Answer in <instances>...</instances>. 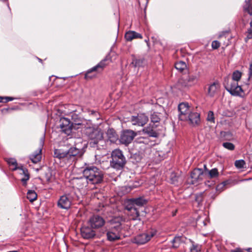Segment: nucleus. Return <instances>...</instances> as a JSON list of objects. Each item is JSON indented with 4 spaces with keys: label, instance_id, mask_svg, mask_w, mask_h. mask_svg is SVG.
Returning a JSON list of instances; mask_svg holds the SVG:
<instances>
[{
    "label": "nucleus",
    "instance_id": "nucleus-41",
    "mask_svg": "<svg viewBox=\"0 0 252 252\" xmlns=\"http://www.w3.org/2000/svg\"><path fill=\"white\" fill-rule=\"evenodd\" d=\"M222 146L230 151H233L235 149V145L230 142H224L222 143Z\"/></svg>",
    "mask_w": 252,
    "mask_h": 252
},
{
    "label": "nucleus",
    "instance_id": "nucleus-50",
    "mask_svg": "<svg viewBox=\"0 0 252 252\" xmlns=\"http://www.w3.org/2000/svg\"><path fill=\"white\" fill-rule=\"evenodd\" d=\"M248 251L249 252H252V249H248Z\"/></svg>",
    "mask_w": 252,
    "mask_h": 252
},
{
    "label": "nucleus",
    "instance_id": "nucleus-18",
    "mask_svg": "<svg viewBox=\"0 0 252 252\" xmlns=\"http://www.w3.org/2000/svg\"><path fill=\"white\" fill-rule=\"evenodd\" d=\"M91 226H84L81 228V234L82 237L86 239L93 238L95 235V232Z\"/></svg>",
    "mask_w": 252,
    "mask_h": 252
},
{
    "label": "nucleus",
    "instance_id": "nucleus-17",
    "mask_svg": "<svg viewBox=\"0 0 252 252\" xmlns=\"http://www.w3.org/2000/svg\"><path fill=\"white\" fill-rule=\"evenodd\" d=\"M122 219L120 217H116L113 218L109 220L108 227L110 229L121 231L122 227Z\"/></svg>",
    "mask_w": 252,
    "mask_h": 252
},
{
    "label": "nucleus",
    "instance_id": "nucleus-30",
    "mask_svg": "<svg viewBox=\"0 0 252 252\" xmlns=\"http://www.w3.org/2000/svg\"><path fill=\"white\" fill-rule=\"evenodd\" d=\"M54 157L59 159H67V152H63L60 149H56L54 151Z\"/></svg>",
    "mask_w": 252,
    "mask_h": 252
},
{
    "label": "nucleus",
    "instance_id": "nucleus-44",
    "mask_svg": "<svg viewBox=\"0 0 252 252\" xmlns=\"http://www.w3.org/2000/svg\"><path fill=\"white\" fill-rule=\"evenodd\" d=\"M250 28L248 30L247 38L248 39L252 38V20L250 23Z\"/></svg>",
    "mask_w": 252,
    "mask_h": 252
},
{
    "label": "nucleus",
    "instance_id": "nucleus-4",
    "mask_svg": "<svg viewBox=\"0 0 252 252\" xmlns=\"http://www.w3.org/2000/svg\"><path fill=\"white\" fill-rule=\"evenodd\" d=\"M110 166L117 170L122 169L126 163V159L120 149H115L111 153Z\"/></svg>",
    "mask_w": 252,
    "mask_h": 252
},
{
    "label": "nucleus",
    "instance_id": "nucleus-20",
    "mask_svg": "<svg viewBox=\"0 0 252 252\" xmlns=\"http://www.w3.org/2000/svg\"><path fill=\"white\" fill-rule=\"evenodd\" d=\"M74 117H77V115L74 113H73L71 115V120L72 122L71 124L72 125V127H74V128H78L79 127H76V126H80V127L85 128V126H87L90 123V122H88L86 120H82L80 118H76V119H74Z\"/></svg>",
    "mask_w": 252,
    "mask_h": 252
},
{
    "label": "nucleus",
    "instance_id": "nucleus-12",
    "mask_svg": "<svg viewBox=\"0 0 252 252\" xmlns=\"http://www.w3.org/2000/svg\"><path fill=\"white\" fill-rule=\"evenodd\" d=\"M205 174L201 168H195L191 173V184H195L203 180Z\"/></svg>",
    "mask_w": 252,
    "mask_h": 252
},
{
    "label": "nucleus",
    "instance_id": "nucleus-40",
    "mask_svg": "<svg viewBox=\"0 0 252 252\" xmlns=\"http://www.w3.org/2000/svg\"><path fill=\"white\" fill-rule=\"evenodd\" d=\"M136 141L138 143H143L146 145L149 144L150 142L149 139L148 137H140L138 138Z\"/></svg>",
    "mask_w": 252,
    "mask_h": 252
},
{
    "label": "nucleus",
    "instance_id": "nucleus-15",
    "mask_svg": "<svg viewBox=\"0 0 252 252\" xmlns=\"http://www.w3.org/2000/svg\"><path fill=\"white\" fill-rule=\"evenodd\" d=\"M67 152V159L69 162L75 160L82 154L80 149L76 147H71Z\"/></svg>",
    "mask_w": 252,
    "mask_h": 252
},
{
    "label": "nucleus",
    "instance_id": "nucleus-34",
    "mask_svg": "<svg viewBox=\"0 0 252 252\" xmlns=\"http://www.w3.org/2000/svg\"><path fill=\"white\" fill-rule=\"evenodd\" d=\"M219 173L218 172V170L216 168H213L211 170L208 171V176L209 178H217L219 176Z\"/></svg>",
    "mask_w": 252,
    "mask_h": 252
},
{
    "label": "nucleus",
    "instance_id": "nucleus-31",
    "mask_svg": "<svg viewBox=\"0 0 252 252\" xmlns=\"http://www.w3.org/2000/svg\"><path fill=\"white\" fill-rule=\"evenodd\" d=\"M175 67L176 69L180 72L187 69L186 63L183 61H179L175 63Z\"/></svg>",
    "mask_w": 252,
    "mask_h": 252
},
{
    "label": "nucleus",
    "instance_id": "nucleus-52",
    "mask_svg": "<svg viewBox=\"0 0 252 252\" xmlns=\"http://www.w3.org/2000/svg\"><path fill=\"white\" fill-rule=\"evenodd\" d=\"M204 167H205V168H206V165H204Z\"/></svg>",
    "mask_w": 252,
    "mask_h": 252
},
{
    "label": "nucleus",
    "instance_id": "nucleus-3",
    "mask_svg": "<svg viewBox=\"0 0 252 252\" xmlns=\"http://www.w3.org/2000/svg\"><path fill=\"white\" fill-rule=\"evenodd\" d=\"M242 77V73L238 70H235L232 73V80L228 82L226 87V90L232 95H241L243 94V90L240 86H239L237 82Z\"/></svg>",
    "mask_w": 252,
    "mask_h": 252
},
{
    "label": "nucleus",
    "instance_id": "nucleus-28",
    "mask_svg": "<svg viewBox=\"0 0 252 252\" xmlns=\"http://www.w3.org/2000/svg\"><path fill=\"white\" fill-rule=\"evenodd\" d=\"M120 231L114 230L110 229L107 233V239L110 241H114L118 240L120 238L119 235Z\"/></svg>",
    "mask_w": 252,
    "mask_h": 252
},
{
    "label": "nucleus",
    "instance_id": "nucleus-9",
    "mask_svg": "<svg viewBox=\"0 0 252 252\" xmlns=\"http://www.w3.org/2000/svg\"><path fill=\"white\" fill-rule=\"evenodd\" d=\"M179 118L181 121H187L189 115L191 113L190 107L187 102L181 103L178 105Z\"/></svg>",
    "mask_w": 252,
    "mask_h": 252
},
{
    "label": "nucleus",
    "instance_id": "nucleus-14",
    "mask_svg": "<svg viewBox=\"0 0 252 252\" xmlns=\"http://www.w3.org/2000/svg\"><path fill=\"white\" fill-rule=\"evenodd\" d=\"M107 59H104V60H102L100 62H99L96 65L89 69L85 74V78L87 79H91L93 77L95 76V74L90 75V74L93 71L99 72L102 71L104 67L107 65L106 63H105Z\"/></svg>",
    "mask_w": 252,
    "mask_h": 252
},
{
    "label": "nucleus",
    "instance_id": "nucleus-1",
    "mask_svg": "<svg viewBox=\"0 0 252 252\" xmlns=\"http://www.w3.org/2000/svg\"><path fill=\"white\" fill-rule=\"evenodd\" d=\"M83 133L93 147H95L99 142L103 140V133L101 129L98 126H92L90 123L87 126H85Z\"/></svg>",
    "mask_w": 252,
    "mask_h": 252
},
{
    "label": "nucleus",
    "instance_id": "nucleus-16",
    "mask_svg": "<svg viewBox=\"0 0 252 252\" xmlns=\"http://www.w3.org/2000/svg\"><path fill=\"white\" fill-rule=\"evenodd\" d=\"M60 127L63 132L69 135L71 132L72 125L70 120L66 118H62L60 119Z\"/></svg>",
    "mask_w": 252,
    "mask_h": 252
},
{
    "label": "nucleus",
    "instance_id": "nucleus-10",
    "mask_svg": "<svg viewBox=\"0 0 252 252\" xmlns=\"http://www.w3.org/2000/svg\"><path fill=\"white\" fill-rule=\"evenodd\" d=\"M72 197L70 193L61 196L58 201V206L62 209H68L71 205Z\"/></svg>",
    "mask_w": 252,
    "mask_h": 252
},
{
    "label": "nucleus",
    "instance_id": "nucleus-39",
    "mask_svg": "<svg viewBox=\"0 0 252 252\" xmlns=\"http://www.w3.org/2000/svg\"><path fill=\"white\" fill-rule=\"evenodd\" d=\"M24 174V177L21 179V181L24 185L27 184V181L29 179V175L28 174V170L26 169H21Z\"/></svg>",
    "mask_w": 252,
    "mask_h": 252
},
{
    "label": "nucleus",
    "instance_id": "nucleus-51",
    "mask_svg": "<svg viewBox=\"0 0 252 252\" xmlns=\"http://www.w3.org/2000/svg\"><path fill=\"white\" fill-rule=\"evenodd\" d=\"M76 118H79L78 116L77 117H74V119H76Z\"/></svg>",
    "mask_w": 252,
    "mask_h": 252
},
{
    "label": "nucleus",
    "instance_id": "nucleus-35",
    "mask_svg": "<svg viewBox=\"0 0 252 252\" xmlns=\"http://www.w3.org/2000/svg\"><path fill=\"white\" fill-rule=\"evenodd\" d=\"M9 166H12L13 167L12 169L13 170H15L18 168L17 167V163L16 160L15 158H10L6 160Z\"/></svg>",
    "mask_w": 252,
    "mask_h": 252
},
{
    "label": "nucleus",
    "instance_id": "nucleus-26",
    "mask_svg": "<svg viewBox=\"0 0 252 252\" xmlns=\"http://www.w3.org/2000/svg\"><path fill=\"white\" fill-rule=\"evenodd\" d=\"M125 37L126 41H131L133 39H142V36L141 34L134 31H129L126 33Z\"/></svg>",
    "mask_w": 252,
    "mask_h": 252
},
{
    "label": "nucleus",
    "instance_id": "nucleus-7",
    "mask_svg": "<svg viewBox=\"0 0 252 252\" xmlns=\"http://www.w3.org/2000/svg\"><path fill=\"white\" fill-rule=\"evenodd\" d=\"M136 135L137 133L132 130H125L121 134L120 141L123 144L128 145L132 142Z\"/></svg>",
    "mask_w": 252,
    "mask_h": 252
},
{
    "label": "nucleus",
    "instance_id": "nucleus-36",
    "mask_svg": "<svg viewBox=\"0 0 252 252\" xmlns=\"http://www.w3.org/2000/svg\"><path fill=\"white\" fill-rule=\"evenodd\" d=\"M151 122L153 123V124L158 123L160 121L159 114L156 112H154L153 114H151Z\"/></svg>",
    "mask_w": 252,
    "mask_h": 252
},
{
    "label": "nucleus",
    "instance_id": "nucleus-47",
    "mask_svg": "<svg viewBox=\"0 0 252 252\" xmlns=\"http://www.w3.org/2000/svg\"><path fill=\"white\" fill-rule=\"evenodd\" d=\"M249 79L252 81V63L250 65L249 69Z\"/></svg>",
    "mask_w": 252,
    "mask_h": 252
},
{
    "label": "nucleus",
    "instance_id": "nucleus-11",
    "mask_svg": "<svg viewBox=\"0 0 252 252\" xmlns=\"http://www.w3.org/2000/svg\"><path fill=\"white\" fill-rule=\"evenodd\" d=\"M104 219L98 215H94L91 217L88 221L90 226L93 229H98L105 224Z\"/></svg>",
    "mask_w": 252,
    "mask_h": 252
},
{
    "label": "nucleus",
    "instance_id": "nucleus-19",
    "mask_svg": "<svg viewBox=\"0 0 252 252\" xmlns=\"http://www.w3.org/2000/svg\"><path fill=\"white\" fill-rule=\"evenodd\" d=\"M157 127V125L150 124L148 126L143 129V131L150 137H158L159 135V133L156 129Z\"/></svg>",
    "mask_w": 252,
    "mask_h": 252
},
{
    "label": "nucleus",
    "instance_id": "nucleus-21",
    "mask_svg": "<svg viewBox=\"0 0 252 252\" xmlns=\"http://www.w3.org/2000/svg\"><path fill=\"white\" fill-rule=\"evenodd\" d=\"M44 138L42 137L40 139V147L39 148L38 151L30 156V159L34 163H37L41 159V151L44 144Z\"/></svg>",
    "mask_w": 252,
    "mask_h": 252
},
{
    "label": "nucleus",
    "instance_id": "nucleus-46",
    "mask_svg": "<svg viewBox=\"0 0 252 252\" xmlns=\"http://www.w3.org/2000/svg\"><path fill=\"white\" fill-rule=\"evenodd\" d=\"M13 99H14V98L12 97H9V96L1 97V96H0V102H2L3 100H5L4 101L5 102H7L9 101H12Z\"/></svg>",
    "mask_w": 252,
    "mask_h": 252
},
{
    "label": "nucleus",
    "instance_id": "nucleus-38",
    "mask_svg": "<svg viewBox=\"0 0 252 252\" xmlns=\"http://www.w3.org/2000/svg\"><path fill=\"white\" fill-rule=\"evenodd\" d=\"M181 243V238L180 237H175L172 241V247L174 248L179 247Z\"/></svg>",
    "mask_w": 252,
    "mask_h": 252
},
{
    "label": "nucleus",
    "instance_id": "nucleus-42",
    "mask_svg": "<svg viewBox=\"0 0 252 252\" xmlns=\"http://www.w3.org/2000/svg\"><path fill=\"white\" fill-rule=\"evenodd\" d=\"M207 121L211 122L212 123H215V117L213 111H209L208 112L207 117Z\"/></svg>",
    "mask_w": 252,
    "mask_h": 252
},
{
    "label": "nucleus",
    "instance_id": "nucleus-37",
    "mask_svg": "<svg viewBox=\"0 0 252 252\" xmlns=\"http://www.w3.org/2000/svg\"><path fill=\"white\" fill-rule=\"evenodd\" d=\"M201 246L192 242V246L190 248V252H200Z\"/></svg>",
    "mask_w": 252,
    "mask_h": 252
},
{
    "label": "nucleus",
    "instance_id": "nucleus-48",
    "mask_svg": "<svg viewBox=\"0 0 252 252\" xmlns=\"http://www.w3.org/2000/svg\"><path fill=\"white\" fill-rule=\"evenodd\" d=\"M230 252H244L240 248H236L231 250Z\"/></svg>",
    "mask_w": 252,
    "mask_h": 252
},
{
    "label": "nucleus",
    "instance_id": "nucleus-24",
    "mask_svg": "<svg viewBox=\"0 0 252 252\" xmlns=\"http://www.w3.org/2000/svg\"><path fill=\"white\" fill-rule=\"evenodd\" d=\"M126 209L130 212L131 219L136 220L139 218V212L137 207L132 206L131 204H127L126 207Z\"/></svg>",
    "mask_w": 252,
    "mask_h": 252
},
{
    "label": "nucleus",
    "instance_id": "nucleus-45",
    "mask_svg": "<svg viewBox=\"0 0 252 252\" xmlns=\"http://www.w3.org/2000/svg\"><path fill=\"white\" fill-rule=\"evenodd\" d=\"M220 43L217 40L213 41L212 43V47L214 49H217L220 46Z\"/></svg>",
    "mask_w": 252,
    "mask_h": 252
},
{
    "label": "nucleus",
    "instance_id": "nucleus-2",
    "mask_svg": "<svg viewBox=\"0 0 252 252\" xmlns=\"http://www.w3.org/2000/svg\"><path fill=\"white\" fill-rule=\"evenodd\" d=\"M83 175L86 178L91 185L100 184L103 179L102 171L94 166L86 167L83 171Z\"/></svg>",
    "mask_w": 252,
    "mask_h": 252
},
{
    "label": "nucleus",
    "instance_id": "nucleus-13",
    "mask_svg": "<svg viewBox=\"0 0 252 252\" xmlns=\"http://www.w3.org/2000/svg\"><path fill=\"white\" fill-rule=\"evenodd\" d=\"M75 184L77 188L79 189H84L85 190H89L93 189L90 185V184L88 180L83 176L80 178H77L75 180Z\"/></svg>",
    "mask_w": 252,
    "mask_h": 252
},
{
    "label": "nucleus",
    "instance_id": "nucleus-27",
    "mask_svg": "<svg viewBox=\"0 0 252 252\" xmlns=\"http://www.w3.org/2000/svg\"><path fill=\"white\" fill-rule=\"evenodd\" d=\"M106 134L108 139L111 143H115L118 140V135L113 128H109L106 132Z\"/></svg>",
    "mask_w": 252,
    "mask_h": 252
},
{
    "label": "nucleus",
    "instance_id": "nucleus-8",
    "mask_svg": "<svg viewBox=\"0 0 252 252\" xmlns=\"http://www.w3.org/2000/svg\"><path fill=\"white\" fill-rule=\"evenodd\" d=\"M148 121V117L144 113H139L136 116H132L130 119L132 125L137 126H143Z\"/></svg>",
    "mask_w": 252,
    "mask_h": 252
},
{
    "label": "nucleus",
    "instance_id": "nucleus-32",
    "mask_svg": "<svg viewBox=\"0 0 252 252\" xmlns=\"http://www.w3.org/2000/svg\"><path fill=\"white\" fill-rule=\"evenodd\" d=\"M251 1V0H246L243 8L245 12H247L250 15H252V6Z\"/></svg>",
    "mask_w": 252,
    "mask_h": 252
},
{
    "label": "nucleus",
    "instance_id": "nucleus-49",
    "mask_svg": "<svg viewBox=\"0 0 252 252\" xmlns=\"http://www.w3.org/2000/svg\"><path fill=\"white\" fill-rule=\"evenodd\" d=\"M133 63H135V65H140V60H135L133 61Z\"/></svg>",
    "mask_w": 252,
    "mask_h": 252
},
{
    "label": "nucleus",
    "instance_id": "nucleus-6",
    "mask_svg": "<svg viewBox=\"0 0 252 252\" xmlns=\"http://www.w3.org/2000/svg\"><path fill=\"white\" fill-rule=\"evenodd\" d=\"M156 234V232L153 230L146 233L140 234L136 236L133 242L137 244H144L148 242Z\"/></svg>",
    "mask_w": 252,
    "mask_h": 252
},
{
    "label": "nucleus",
    "instance_id": "nucleus-22",
    "mask_svg": "<svg viewBox=\"0 0 252 252\" xmlns=\"http://www.w3.org/2000/svg\"><path fill=\"white\" fill-rule=\"evenodd\" d=\"M186 121H189V124L193 126H198L200 122V115L197 112H191L188 115Z\"/></svg>",
    "mask_w": 252,
    "mask_h": 252
},
{
    "label": "nucleus",
    "instance_id": "nucleus-23",
    "mask_svg": "<svg viewBox=\"0 0 252 252\" xmlns=\"http://www.w3.org/2000/svg\"><path fill=\"white\" fill-rule=\"evenodd\" d=\"M147 203V200L144 198L143 197H140L136 198H132L129 200L128 204H131L133 206H135L136 207H142L144 205H146Z\"/></svg>",
    "mask_w": 252,
    "mask_h": 252
},
{
    "label": "nucleus",
    "instance_id": "nucleus-43",
    "mask_svg": "<svg viewBox=\"0 0 252 252\" xmlns=\"http://www.w3.org/2000/svg\"><path fill=\"white\" fill-rule=\"evenodd\" d=\"M245 164V162L243 159L238 160L235 162V165L238 168H241L244 167Z\"/></svg>",
    "mask_w": 252,
    "mask_h": 252
},
{
    "label": "nucleus",
    "instance_id": "nucleus-25",
    "mask_svg": "<svg viewBox=\"0 0 252 252\" xmlns=\"http://www.w3.org/2000/svg\"><path fill=\"white\" fill-rule=\"evenodd\" d=\"M220 85L218 82L216 81L210 84L208 89V94L211 97L214 96L220 89Z\"/></svg>",
    "mask_w": 252,
    "mask_h": 252
},
{
    "label": "nucleus",
    "instance_id": "nucleus-33",
    "mask_svg": "<svg viewBox=\"0 0 252 252\" xmlns=\"http://www.w3.org/2000/svg\"><path fill=\"white\" fill-rule=\"evenodd\" d=\"M27 197L31 202H33L36 199L37 194L34 190H30L27 193Z\"/></svg>",
    "mask_w": 252,
    "mask_h": 252
},
{
    "label": "nucleus",
    "instance_id": "nucleus-29",
    "mask_svg": "<svg viewBox=\"0 0 252 252\" xmlns=\"http://www.w3.org/2000/svg\"><path fill=\"white\" fill-rule=\"evenodd\" d=\"M220 138L221 140L230 141L233 139V135L229 132L221 131L220 133Z\"/></svg>",
    "mask_w": 252,
    "mask_h": 252
},
{
    "label": "nucleus",
    "instance_id": "nucleus-5",
    "mask_svg": "<svg viewBox=\"0 0 252 252\" xmlns=\"http://www.w3.org/2000/svg\"><path fill=\"white\" fill-rule=\"evenodd\" d=\"M199 80V76L196 75H183L179 79L178 83L183 87H189L196 84Z\"/></svg>",
    "mask_w": 252,
    "mask_h": 252
}]
</instances>
